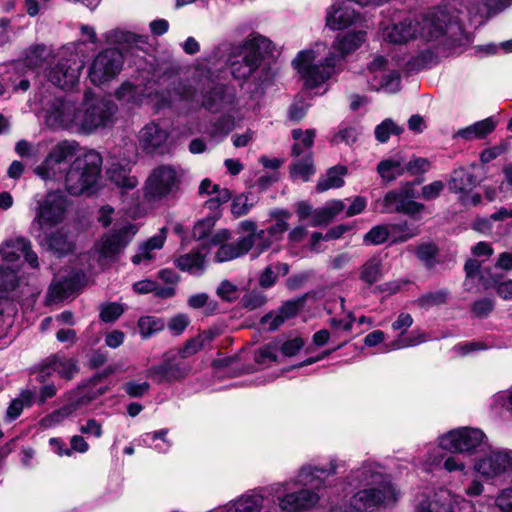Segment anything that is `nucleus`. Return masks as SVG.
Masks as SVG:
<instances>
[{"label": "nucleus", "instance_id": "nucleus-1", "mask_svg": "<svg viewBox=\"0 0 512 512\" xmlns=\"http://www.w3.org/2000/svg\"><path fill=\"white\" fill-rule=\"evenodd\" d=\"M116 109L112 101L86 91L80 103L69 98L55 99L46 109L45 121L54 129H70L89 134L111 123Z\"/></svg>", "mask_w": 512, "mask_h": 512}, {"label": "nucleus", "instance_id": "nucleus-2", "mask_svg": "<svg viewBox=\"0 0 512 512\" xmlns=\"http://www.w3.org/2000/svg\"><path fill=\"white\" fill-rule=\"evenodd\" d=\"M21 254L32 268L39 266L38 256L26 238L8 239L0 245V290H10L17 285Z\"/></svg>", "mask_w": 512, "mask_h": 512}, {"label": "nucleus", "instance_id": "nucleus-3", "mask_svg": "<svg viewBox=\"0 0 512 512\" xmlns=\"http://www.w3.org/2000/svg\"><path fill=\"white\" fill-rule=\"evenodd\" d=\"M102 158L94 150L79 149L65 174V186L72 195L90 190L100 176Z\"/></svg>", "mask_w": 512, "mask_h": 512}, {"label": "nucleus", "instance_id": "nucleus-4", "mask_svg": "<svg viewBox=\"0 0 512 512\" xmlns=\"http://www.w3.org/2000/svg\"><path fill=\"white\" fill-rule=\"evenodd\" d=\"M420 39L427 42L454 44L462 35L458 17L448 10L438 8L426 14H420Z\"/></svg>", "mask_w": 512, "mask_h": 512}, {"label": "nucleus", "instance_id": "nucleus-5", "mask_svg": "<svg viewBox=\"0 0 512 512\" xmlns=\"http://www.w3.org/2000/svg\"><path fill=\"white\" fill-rule=\"evenodd\" d=\"M338 60V55L330 53L324 61L316 62L315 52L304 50L298 53L292 64L304 81L305 87L313 89L330 78Z\"/></svg>", "mask_w": 512, "mask_h": 512}, {"label": "nucleus", "instance_id": "nucleus-6", "mask_svg": "<svg viewBox=\"0 0 512 512\" xmlns=\"http://www.w3.org/2000/svg\"><path fill=\"white\" fill-rule=\"evenodd\" d=\"M79 145L75 141H61L54 145L44 161L35 168V173L47 182H60L65 180V174L69 169L68 162L74 160Z\"/></svg>", "mask_w": 512, "mask_h": 512}, {"label": "nucleus", "instance_id": "nucleus-7", "mask_svg": "<svg viewBox=\"0 0 512 512\" xmlns=\"http://www.w3.org/2000/svg\"><path fill=\"white\" fill-rule=\"evenodd\" d=\"M35 202L33 224H37L40 229H51L64 221L69 201L63 192L56 190L36 196Z\"/></svg>", "mask_w": 512, "mask_h": 512}, {"label": "nucleus", "instance_id": "nucleus-8", "mask_svg": "<svg viewBox=\"0 0 512 512\" xmlns=\"http://www.w3.org/2000/svg\"><path fill=\"white\" fill-rule=\"evenodd\" d=\"M180 185L178 171L170 165L154 168L144 184V196L148 201H161L176 193Z\"/></svg>", "mask_w": 512, "mask_h": 512}, {"label": "nucleus", "instance_id": "nucleus-9", "mask_svg": "<svg viewBox=\"0 0 512 512\" xmlns=\"http://www.w3.org/2000/svg\"><path fill=\"white\" fill-rule=\"evenodd\" d=\"M276 46L264 36L258 35V96L265 95L274 87L279 70Z\"/></svg>", "mask_w": 512, "mask_h": 512}, {"label": "nucleus", "instance_id": "nucleus-10", "mask_svg": "<svg viewBox=\"0 0 512 512\" xmlns=\"http://www.w3.org/2000/svg\"><path fill=\"white\" fill-rule=\"evenodd\" d=\"M371 487L358 491L350 500L351 511L343 509V512H364L380 505H388L397 501L398 493L392 484L370 485Z\"/></svg>", "mask_w": 512, "mask_h": 512}, {"label": "nucleus", "instance_id": "nucleus-11", "mask_svg": "<svg viewBox=\"0 0 512 512\" xmlns=\"http://www.w3.org/2000/svg\"><path fill=\"white\" fill-rule=\"evenodd\" d=\"M124 58L117 49H105L92 60L88 76L94 85H102L113 80L122 70Z\"/></svg>", "mask_w": 512, "mask_h": 512}, {"label": "nucleus", "instance_id": "nucleus-12", "mask_svg": "<svg viewBox=\"0 0 512 512\" xmlns=\"http://www.w3.org/2000/svg\"><path fill=\"white\" fill-rule=\"evenodd\" d=\"M191 372V365L181 359L175 351L163 355L162 362L147 370V377L158 384L174 383L185 379Z\"/></svg>", "mask_w": 512, "mask_h": 512}, {"label": "nucleus", "instance_id": "nucleus-13", "mask_svg": "<svg viewBox=\"0 0 512 512\" xmlns=\"http://www.w3.org/2000/svg\"><path fill=\"white\" fill-rule=\"evenodd\" d=\"M485 434L476 428H459L439 437V447L454 453H471L483 445Z\"/></svg>", "mask_w": 512, "mask_h": 512}, {"label": "nucleus", "instance_id": "nucleus-14", "mask_svg": "<svg viewBox=\"0 0 512 512\" xmlns=\"http://www.w3.org/2000/svg\"><path fill=\"white\" fill-rule=\"evenodd\" d=\"M277 495L278 505L283 512H302L314 508L319 500L318 492L303 488L296 492H285L286 484L278 483L271 487Z\"/></svg>", "mask_w": 512, "mask_h": 512}, {"label": "nucleus", "instance_id": "nucleus-15", "mask_svg": "<svg viewBox=\"0 0 512 512\" xmlns=\"http://www.w3.org/2000/svg\"><path fill=\"white\" fill-rule=\"evenodd\" d=\"M137 226L128 224L111 234L104 235L94 246L101 263L111 262L117 258L121 251L137 233Z\"/></svg>", "mask_w": 512, "mask_h": 512}, {"label": "nucleus", "instance_id": "nucleus-16", "mask_svg": "<svg viewBox=\"0 0 512 512\" xmlns=\"http://www.w3.org/2000/svg\"><path fill=\"white\" fill-rule=\"evenodd\" d=\"M82 68L83 64L77 55L70 54L69 57L62 55L54 66L48 69L47 77L55 86L71 89L78 83Z\"/></svg>", "mask_w": 512, "mask_h": 512}, {"label": "nucleus", "instance_id": "nucleus-17", "mask_svg": "<svg viewBox=\"0 0 512 512\" xmlns=\"http://www.w3.org/2000/svg\"><path fill=\"white\" fill-rule=\"evenodd\" d=\"M241 234L236 243L221 244L214 255L218 263L233 260L248 253L255 243L256 225L251 220L242 221L239 225Z\"/></svg>", "mask_w": 512, "mask_h": 512}, {"label": "nucleus", "instance_id": "nucleus-18", "mask_svg": "<svg viewBox=\"0 0 512 512\" xmlns=\"http://www.w3.org/2000/svg\"><path fill=\"white\" fill-rule=\"evenodd\" d=\"M420 20V14L407 13L387 26L383 31V36L395 44H404L420 38Z\"/></svg>", "mask_w": 512, "mask_h": 512}, {"label": "nucleus", "instance_id": "nucleus-19", "mask_svg": "<svg viewBox=\"0 0 512 512\" xmlns=\"http://www.w3.org/2000/svg\"><path fill=\"white\" fill-rule=\"evenodd\" d=\"M474 469L487 479L508 473L512 470V451H491L477 460Z\"/></svg>", "mask_w": 512, "mask_h": 512}, {"label": "nucleus", "instance_id": "nucleus-20", "mask_svg": "<svg viewBox=\"0 0 512 512\" xmlns=\"http://www.w3.org/2000/svg\"><path fill=\"white\" fill-rule=\"evenodd\" d=\"M326 25L332 30L350 26L369 28L367 21L346 2H335L327 11Z\"/></svg>", "mask_w": 512, "mask_h": 512}, {"label": "nucleus", "instance_id": "nucleus-21", "mask_svg": "<svg viewBox=\"0 0 512 512\" xmlns=\"http://www.w3.org/2000/svg\"><path fill=\"white\" fill-rule=\"evenodd\" d=\"M256 70V37L250 38L237 48L231 61V72L237 79L245 80Z\"/></svg>", "mask_w": 512, "mask_h": 512}, {"label": "nucleus", "instance_id": "nucleus-22", "mask_svg": "<svg viewBox=\"0 0 512 512\" xmlns=\"http://www.w3.org/2000/svg\"><path fill=\"white\" fill-rule=\"evenodd\" d=\"M413 324V318L409 313H400L397 319L392 323V328L395 331H401L397 339L393 340L386 345L387 351L398 350L402 348L416 346L426 341L424 333L413 331L405 336L404 332Z\"/></svg>", "mask_w": 512, "mask_h": 512}, {"label": "nucleus", "instance_id": "nucleus-23", "mask_svg": "<svg viewBox=\"0 0 512 512\" xmlns=\"http://www.w3.org/2000/svg\"><path fill=\"white\" fill-rule=\"evenodd\" d=\"M382 212L384 213H403L414 217L421 213L425 206L416 201H406L398 189L387 192L382 200Z\"/></svg>", "mask_w": 512, "mask_h": 512}, {"label": "nucleus", "instance_id": "nucleus-24", "mask_svg": "<svg viewBox=\"0 0 512 512\" xmlns=\"http://www.w3.org/2000/svg\"><path fill=\"white\" fill-rule=\"evenodd\" d=\"M337 460L332 459L327 468L306 465L303 466L295 478V483L303 487L317 488L324 481V478L337 473L339 467Z\"/></svg>", "mask_w": 512, "mask_h": 512}, {"label": "nucleus", "instance_id": "nucleus-25", "mask_svg": "<svg viewBox=\"0 0 512 512\" xmlns=\"http://www.w3.org/2000/svg\"><path fill=\"white\" fill-rule=\"evenodd\" d=\"M76 361L64 355L55 354L49 356L41 366V377L58 374L61 378L70 380L77 372Z\"/></svg>", "mask_w": 512, "mask_h": 512}, {"label": "nucleus", "instance_id": "nucleus-26", "mask_svg": "<svg viewBox=\"0 0 512 512\" xmlns=\"http://www.w3.org/2000/svg\"><path fill=\"white\" fill-rule=\"evenodd\" d=\"M352 482L359 485L391 484L389 477L382 472V467L376 463L364 462L362 466L351 473Z\"/></svg>", "mask_w": 512, "mask_h": 512}, {"label": "nucleus", "instance_id": "nucleus-27", "mask_svg": "<svg viewBox=\"0 0 512 512\" xmlns=\"http://www.w3.org/2000/svg\"><path fill=\"white\" fill-rule=\"evenodd\" d=\"M166 237L167 229L163 227L156 235L150 237L139 246L138 252L131 259L132 263L140 265L151 262L155 258L156 252L164 246Z\"/></svg>", "mask_w": 512, "mask_h": 512}, {"label": "nucleus", "instance_id": "nucleus-28", "mask_svg": "<svg viewBox=\"0 0 512 512\" xmlns=\"http://www.w3.org/2000/svg\"><path fill=\"white\" fill-rule=\"evenodd\" d=\"M168 139V132L166 129L160 127L155 122H150L145 125L139 132L138 141L140 146L148 151L153 152L161 147Z\"/></svg>", "mask_w": 512, "mask_h": 512}, {"label": "nucleus", "instance_id": "nucleus-29", "mask_svg": "<svg viewBox=\"0 0 512 512\" xmlns=\"http://www.w3.org/2000/svg\"><path fill=\"white\" fill-rule=\"evenodd\" d=\"M478 183L479 181L470 169L460 167L452 172L448 186L451 192L466 195L470 193Z\"/></svg>", "mask_w": 512, "mask_h": 512}, {"label": "nucleus", "instance_id": "nucleus-30", "mask_svg": "<svg viewBox=\"0 0 512 512\" xmlns=\"http://www.w3.org/2000/svg\"><path fill=\"white\" fill-rule=\"evenodd\" d=\"M130 170V162H113L108 169L109 179L122 190H132L138 185V179Z\"/></svg>", "mask_w": 512, "mask_h": 512}, {"label": "nucleus", "instance_id": "nucleus-31", "mask_svg": "<svg viewBox=\"0 0 512 512\" xmlns=\"http://www.w3.org/2000/svg\"><path fill=\"white\" fill-rule=\"evenodd\" d=\"M52 51L44 45L30 47L25 55L24 64L35 71H47L48 65L53 63Z\"/></svg>", "mask_w": 512, "mask_h": 512}, {"label": "nucleus", "instance_id": "nucleus-32", "mask_svg": "<svg viewBox=\"0 0 512 512\" xmlns=\"http://www.w3.org/2000/svg\"><path fill=\"white\" fill-rule=\"evenodd\" d=\"M368 28H359L344 35H338L334 41L333 48L340 53V57L358 49L366 39V30Z\"/></svg>", "mask_w": 512, "mask_h": 512}, {"label": "nucleus", "instance_id": "nucleus-33", "mask_svg": "<svg viewBox=\"0 0 512 512\" xmlns=\"http://www.w3.org/2000/svg\"><path fill=\"white\" fill-rule=\"evenodd\" d=\"M206 255L201 251H192L175 259V266L183 272L200 276L205 270Z\"/></svg>", "mask_w": 512, "mask_h": 512}, {"label": "nucleus", "instance_id": "nucleus-34", "mask_svg": "<svg viewBox=\"0 0 512 512\" xmlns=\"http://www.w3.org/2000/svg\"><path fill=\"white\" fill-rule=\"evenodd\" d=\"M199 193L211 196V198L205 203L208 209H216L221 204L228 202L231 198V193L228 189L220 188L207 178L201 181Z\"/></svg>", "mask_w": 512, "mask_h": 512}, {"label": "nucleus", "instance_id": "nucleus-35", "mask_svg": "<svg viewBox=\"0 0 512 512\" xmlns=\"http://www.w3.org/2000/svg\"><path fill=\"white\" fill-rule=\"evenodd\" d=\"M377 172L385 183H390L406 173L404 159L401 156L384 159L377 165Z\"/></svg>", "mask_w": 512, "mask_h": 512}, {"label": "nucleus", "instance_id": "nucleus-36", "mask_svg": "<svg viewBox=\"0 0 512 512\" xmlns=\"http://www.w3.org/2000/svg\"><path fill=\"white\" fill-rule=\"evenodd\" d=\"M400 83L401 77L396 70L385 71L369 80V86L372 90H382L389 94L399 91Z\"/></svg>", "mask_w": 512, "mask_h": 512}, {"label": "nucleus", "instance_id": "nucleus-37", "mask_svg": "<svg viewBox=\"0 0 512 512\" xmlns=\"http://www.w3.org/2000/svg\"><path fill=\"white\" fill-rule=\"evenodd\" d=\"M495 127V121L489 117L458 130L456 136L465 140L481 139L491 133Z\"/></svg>", "mask_w": 512, "mask_h": 512}, {"label": "nucleus", "instance_id": "nucleus-38", "mask_svg": "<svg viewBox=\"0 0 512 512\" xmlns=\"http://www.w3.org/2000/svg\"><path fill=\"white\" fill-rule=\"evenodd\" d=\"M347 174V167L343 165H336L327 170L326 174L322 176L317 183L316 190L324 192L331 188H340L344 185L343 176Z\"/></svg>", "mask_w": 512, "mask_h": 512}, {"label": "nucleus", "instance_id": "nucleus-39", "mask_svg": "<svg viewBox=\"0 0 512 512\" xmlns=\"http://www.w3.org/2000/svg\"><path fill=\"white\" fill-rule=\"evenodd\" d=\"M35 392L29 389L22 390L19 396L11 401L9 404L5 420L12 422L17 419L25 407H31L35 400Z\"/></svg>", "mask_w": 512, "mask_h": 512}, {"label": "nucleus", "instance_id": "nucleus-40", "mask_svg": "<svg viewBox=\"0 0 512 512\" xmlns=\"http://www.w3.org/2000/svg\"><path fill=\"white\" fill-rule=\"evenodd\" d=\"M77 286L75 278L55 279L48 290L49 302H58L69 297Z\"/></svg>", "mask_w": 512, "mask_h": 512}, {"label": "nucleus", "instance_id": "nucleus-41", "mask_svg": "<svg viewBox=\"0 0 512 512\" xmlns=\"http://www.w3.org/2000/svg\"><path fill=\"white\" fill-rule=\"evenodd\" d=\"M288 225L284 219H280L275 225L258 232V254L267 249L273 240H278L280 236L287 230Z\"/></svg>", "mask_w": 512, "mask_h": 512}, {"label": "nucleus", "instance_id": "nucleus-42", "mask_svg": "<svg viewBox=\"0 0 512 512\" xmlns=\"http://www.w3.org/2000/svg\"><path fill=\"white\" fill-rule=\"evenodd\" d=\"M149 95L144 93V89L141 86H136L129 82L123 83L115 92L118 100L133 104H140L144 96Z\"/></svg>", "mask_w": 512, "mask_h": 512}, {"label": "nucleus", "instance_id": "nucleus-43", "mask_svg": "<svg viewBox=\"0 0 512 512\" xmlns=\"http://www.w3.org/2000/svg\"><path fill=\"white\" fill-rule=\"evenodd\" d=\"M168 433L167 429H161L152 433L144 434L140 441L146 446H149L159 453H166L171 447V442L166 438Z\"/></svg>", "mask_w": 512, "mask_h": 512}, {"label": "nucleus", "instance_id": "nucleus-44", "mask_svg": "<svg viewBox=\"0 0 512 512\" xmlns=\"http://www.w3.org/2000/svg\"><path fill=\"white\" fill-rule=\"evenodd\" d=\"M292 137L296 143L292 147V154L294 156H300L307 150H310L314 143L315 130L308 129L302 131L301 129H294L292 131Z\"/></svg>", "mask_w": 512, "mask_h": 512}, {"label": "nucleus", "instance_id": "nucleus-45", "mask_svg": "<svg viewBox=\"0 0 512 512\" xmlns=\"http://www.w3.org/2000/svg\"><path fill=\"white\" fill-rule=\"evenodd\" d=\"M380 259L373 257L367 260L360 268L359 278L368 286L373 285L382 278Z\"/></svg>", "mask_w": 512, "mask_h": 512}, {"label": "nucleus", "instance_id": "nucleus-46", "mask_svg": "<svg viewBox=\"0 0 512 512\" xmlns=\"http://www.w3.org/2000/svg\"><path fill=\"white\" fill-rule=\"evenodd\" d=\"M108 44L131 45L144 42L143 37L123 29H112L104 34Z\"/></svg>", "mask_w": 512, "mask_h": 512}, {"label": "nucleus", "instance_id": "nucleus-47", "mask_svg": "<svg viewBox=\"0 0 512 512\" xmlns=\"http://www.w3.org/2000/svg\"><path fill=\"white\" fill-rule=\"evenodd\" d=\"M439 449L441 448L434 449V451L429 454L428 461L430 465H439L443 461V467L448 472L463 471L465 469V463L459 457H444V455L439 452Z\"/></svg>", "mask_w": 512, "mask_h": 512}, {"label": "nucleus", "instance_id": "nucleus-48", "mask_svg": "<svg viewBox=\"0 0 512 512\" xmlns=\"http://www.w3.org/2000/svg\"><path fill=\"white\" fill-rule=\"evenodd\" d=\"M48 246L59 254H67L74 248L73 242L69 240L67 233L63 230H57L49 236Z\"/></svg>", "mask_w": 512, "mask_h": 512}, {"label": "nucleus", "instance_id": "nucleus-49", "mask_svg": "<svg viewBox=\"0 0 512 512\" xmlns=\"http://www.w3.org/2000/svg\"><path fill=\"white\" fill-rule=\"evenodd\" d=\"M140 334L143 338H148L161 331L165 327L162 319L155 316H143L138 321Z\"/></svg>", "mask_w": 512, "mask_h": 512}, {"label": "nucleus", "instance_id": "nucleus-50", "mask_svg": "<svg viewBox=\"0 0 512 512\" xmlns=\"http://www.w3.org/2000/svg\"><path fill=\"white\" fill-rule=\"evenodd\" d=\"M187 304L192 309H200L205 307V313L210 315L217 311L218 303L214 300H210L209 295L206 293H197L191 295Z\"/></svg>", "mask_w": 512, "mask_h": 512}, {"label": "nucleus", "instance_id": "nucleus-51", "mask_svg": "<svg viewBox=\"0 0 512 512\" xmlns=\"http://www.w3.org/2000/svg\"><path fill=\"white\" fill-rule=\"evenodd\" d=\"M65 406L72 414L89 404V398H86L84 392L78 386L64 395Z\"/></svg>", "mask_w": 512, "mask_h": 512}, {"label": "nucleus", "instance_id": "nucleus-52", "mask_svg": "<svg viewBox=\"0 0 512 512\" xmlns=\"http://www.w3.org/2000/svg\"><path fill=\"white\" fill-rule=\"evenodd\" d=\"M72 415L73 414L70 412V410L64 405L43 417L39 424L43 429H51L59 426Z\"/></svg>", "mask_w": 512, "mask_h": 512}, {"label": "nucleus", "instance_id": "nucleus-53", "mask_svg": "<svg viewBox=\"0 0 512 512\" xmlns=\"http://www.w3.org/2000/svg\"><path fill=\"white\" fill-rule=\"evenodd\" d=\"M449 292L446 289L428 292L420 296L416 303L421 308H430L432 306L444 304L447 301Z\"/></svg>", "mask_w": 512, "mask_h": 512}, {"label": "nucleus", "instance_id": "nucleus-54", "mask_svg": "<svg viewBox=\"0 0 512 512\" xmlns=\"http://www.w3.org/2000/svg\"><path fill=\"white\" fill-rule=\"evenodd\" d=\"M315 173V169L312 164L310 157H307L303 161L296 162L290 169V174L294 179H301L308 181L311 175Z\"/></svg>", "mask_w": 512, "mask_h": 512}, {"label": "nucleus", "instance_id": "nucleus-55", "mask_svg": "<svg viewBox=\"0 0 512 512\" xmlns=\"http://www.w3.org/2000/svg\"><path fill=\"white\" fill-rule=\"evenodd\" d=\"M403 128L396 125L391 119H385L381 124L375 128V136L381 143H385L390 134L399 135L402 133Z\"/></svg>", "mask_w": 512, "mask_h": 512}, {"label": "nucleus", "instance_id": "nucleus-56", "mask_svg": "<svg viewBox=\"0 0 512 512\" xmlns=\"http://www.w3.org/2000/svg\"><path fill=\"white\" fill-rule=\"evenodd\" d=\"M309 294H304L298 298L288 300L277 311L285 320L294 317L303 307Z\"/></svg>", "mask_w": 512, "mask_h": 512}, {"label": "nucleus", "instance_id": "nucleus-57", "mask_svg": "<svg viewBox=\"0 0 512 512\" xmlns=\"http://www.w3.org/2000/svg\"><path fill=\"white\" fill-rule=\"evenodd\" d=\"M404 166L406 173L416 176L428 172L431 168V162L427 158L414 156L407 162L404 160Z\"/></svg>", "mask_w": 512, "mask_h": 512}, {"label": "nucleus", "instance_id": "nucleus-58", "mask_svg": "<svg viewBox=\"0 0 512 512\" xmlns=\"http://www.w3.org/2000/svg\"><path fill=\"white\" fill-rule=\"evenodd\" d=\"M388 236V228L383 225H377L365 234L363 240L366 244L379 245L384 243L388 239Z\"/></svg>", "mask_w": 512, "mask_h": 512}, {"label": "nucleus", "instance_id": "nucleus-59", "mask_svg": "<svg viewBox=\"0 0 512 512\" xmlns=\"http://www.w3.org/2000/svg\"><path fill=\"white\" fill-rule=\"evenodd\" d=\"M437 252L438 249L434 244L426 243L418 246L416 255L427 267H432L434 265V258L436 257Z\"/></svg>", "mask_w": 512, "mask_h": 512}, {"label": "nucleus", "instance_id": "nucleus-60", "mask_svg": "<svg viewBox=\"0 0 512 512\" xmlns=\"http://www.w3.org/2000/svg\"><path fill=\"white\" fill-rule=\"evenodd\" d=\"M238 286L228 280H223L216 289V294L223 301L233 302L237 299Z\"/></svg>", "mask_w": 512, "mask_h": 512}, {"label": "nucleus", "instance_id": "nucleus-61", "mask_svg": "<svg viewBox=\"0 0 512 512\" xmlns=\"http://www.w3.org/2000/svg\"><path fill=\"white\" fill-rule=\"evenodd\" d=\"M123 312L124 308L122 305L118 303H109L102 306L100 311V318L104 322H113L118 319Z\"/></svg>", "mask_w": 512, "mask_h": 512}, {"label": "nucleus", "instance_id": "nucleus-62", "mask_svg": "<svg viewBox=\"0 0 512 512\" xmlns=\"http://www.w3.org/2000/svg\"><path fill=\"white\" fill-rule=\"evenodd\" d=\"M495 307V302L489 298H482L475 301L472 305V313L477 318L488 316Z\"/></svg>", "mask_w": 512, "mask_h": 512}, {"label": "nucleus", "instance_id": "nucleus-63", "mask_svg": "<svg viewBox=\"0 0 512 512\" xmlns=\"http://www.w3.org/2000/svg\"><path fill=\"white\" fill-rule=\"evenodd\" d=\"M307 110L308 104L302 98H297L288 109V118L293 122H298L304 118Z\"/></svg>", "mask_w": 512, "mask_h": 512}, {"label": "nucleus", "instance_id": "nucleus-64", "mask_svg": "<svg viewBox=\"0 0 512 512\" xmlns=\"http://www.w3.org/2000/svg\"><path fill=\"white\" fill-rule=\"evenodd\" d=\"M495 503L503 512H512V488L503 489L496 497Z\"/></svg>", "mask_w": 512, "mask_h": 512}]
</instances>
